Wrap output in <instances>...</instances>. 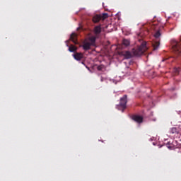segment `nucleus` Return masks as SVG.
<instances>
[{
  "label": "nucleus",
  "mask_w": 181,
  "mask_h": 181,
  "mask_svg": "<svg viewBox=\"0 0 181 181\" xmlns=\"http://www.w3.org/2000/svg\"><path fill=\"white\" fill-rule=\"evenodd\" d=\"M147 49L148 47L146 46V42H142L140 46L132 49V53L129 51H126L122 52V54L126 59H132L134 56H142Z\"/></svg>",
  "instance_id": "f257e3e1"
},
{
  "label": "nucleus",
  "mask_w": 181,
  "mask_h": 181,
  "mask_svg": "<svg viewBox=\"0 0 181 181\" xmlns=\"http://www.w3.org/2000/svg\"><path fill=\"white\" fill-rule=\"evenodd\" d=\"M161 36L162 33L160 32V30H158L154 33V39L156 41L152 44L153 50H158V49H159V46L160 45V42L159 41L160 40Z\"/></svg>",
  "instance_id": "f03ea898"
},
{
  "label": "nucleus",
  "mask_w": 181,
  "mask_h": 181,
  "mask_svg": "<svg viewBox=\"0 0 181 181\" xmlns=\"http://www.w3.org/2000/svg\"><path fill=\"white\" fill-rule=\"evenodd\" d=\"M173 49L175 56H181V37L180 41H175L173 45Z\"/></svg>",
  "instance_id": "7ed1b4c3"
},
{
  "label": "nucleus",
  "mask_w": 181,
  "mask_h": 181,
  "mask_svg": "<svg viewBox=\"0 0 181 181\" xmlns=\"http://www.w3.org/2000/svg\"><path fill=\"white\" fill-rule=\"evenodd\" d=\"M127 95H124L122 98H120V103L117 105V110H122L124 112V110L127 108V103H128Z\"/></svg>",
  "instance_id": "20e7f679"
},
{
  "label": "nucleus",
  "mask_w": 181,
  "mask_h": 181,
  "mask_svg": "<svg viewBox=\"0 0 181 181\" xmlns=\"http://www.w3.org/2000/svg\"><path fill=\"white\" fill-rule=\"evenodd\" d=\"M132 119L135 121L136 122H138V124H141L144 122V117L139 115H134L132 117Z\"/></svg>",
  "instance_id": "39448f33"
},
{
  "label": "nucleus",
  "mask_w": 181,
  "mask_h": 181,
  "mask_svg": "<svg viewBox=\"0 0 181 181\" xmlns=\"http://www.w3.org/2000/svg\"><path fill=\"white\" fill-rule=\"evenodd\" d=\"M91 46H93L91 44H90V42L86 41L83 42V45L82 46L83 50L87 51L90 50L91 49Z\"/></svg>",
  "instance_id": "423d86ee"
},
{
  "label": "nucleus",
  "mask_w": 181,
  "mask_h": 181,
  "mask_svg": "<svg viewBox=\"0 0 181 181\" xmlns=\"http://www.w3.org/2000/svg\"><path fill=\"white\" fill-rule=\"evenodd\" d=\"M73 56L74 59H75V60H77L78 62L81 60V59L84 57V55L81 52H76Z\"/></svg>",
  "instance_id": "0eeeda50"
},
{
  "label": "nucleus",
  "mask_w": 181,
  "mask_h": 181,
  "mask_svg": "<svg viewBox=\"0 0 181 181\" xmlns=\"http://www.w3.org/2000/svg\"><path fill=\"white\" fill-rule=\"evenodd\" d=\"M101 21V14L98 15V14H96L95 16H94L93 17V22L94 23H98V22Z\"/></svg>",
  "instance_id": "6e6552de"
},
{
  "label": "nucleus",
  "mask_w": 181,
  "mask_h": 181,
  "mask_svg": "<svg viewBox=\"0 0 181 181\" xmlns=\"http://www.w3.org/2000/svg\"><path fill=\"white\" fill-rule=\"evenodd\" d=\"M77 35L76 33H72L70 36V40H71L73 42V43H74L75 45H77V43H78L77 42Z\"/></svg>",
  "instance_id": "1a4fd4ad"
},
{
  "label": "nucleus",
  "mask_w": 181,
  "mask_h": 181,
  "mask_svg": "<svg viewBox=\"0 0 181 181\" xmlns=\"http://www.w3.org/2000/svg\"><path fill=\"white\" fill-rule=\"evenodd\" d=\"M96 37L94 36L92 37H89L88 38L86 39V40H89V43L92 45L94 46V45H95V40H96Z\"/></svg>",
  "instance_id": "9d476101"
},
{
  "label": "nucleus",
  "mask_w": 181,
  "mask_h": 181,
  "mask_svg": "<svg viewBox=\"0 0 181 181\" xmlns=\"http://www.w3.org/2000/svg\"><path fill=\"white\" fill-rule=\"evenodd\" d=\"M94 33L95 35H100L101 33V26L97 25L94 28Z\"/></svg>",
  "instance_id": "9b49d317"
},
{
  "label": "nucleus",
  "mask_w": 181,
  "mask_h": 181,
  "mask_svg": "<svg viewBox=\"0 0 181 181\" xmlns=\"http://www.w3.org/2000/svg\"><path fill=\"white\" fill-rule=\"evenodd\" d=\"M69 51L71 52H77V47L74 46V45H71L69 47Z\"/></svg>",
  "instance_id": "f8f14e48"
},
{
  "label": "nucleus",
  "mask_w": 181,
  "mask_h": 181,
  "mask_svg": "<svg viewBox=\"0 0 181 181\" xmlns=\"http://www.w3.org/2000/svg\"><path fill=\"white\" fill-rule=\"evenodd\" d=\"M122 45L127 47L131 45V42L129 40L124 39L122 41Z\"/></svg>",
  "instance_id": "ddd939ff"
},
{
  "label": "nucleus",
  "mask_w": 181,
  "mask_h": 181,
  "mask_svg": "<svg viewBox=\"0 0 181 181\" xmlns=\"http://www.w3.org/2000/svg\"><path fill=\"white\" fill-rule=\"evenodd\" d=\"M107 18H108V13H105L100 15V21H104L105 19H107Z\"/></svg>",
  "instance_id": "4468645a"
},
{
  "label": "nucleus",
  "mask_w": 181,
  "mask_h": 181,
  "mask_svg": "<svg viewBox=\"0 0 181 181\" xmlns=\"http://www.w3.org/2000/svg\"><path fill=\"white\" fill-rule=\"evenodd\" d=\"M180 70H181L180 67H177V68H174L173 71L175 75H177L179 74V73H180Z\"/></svg>",
  "instance_id": "2eb2a0df"
},
{
  "label": "nucleus",
  "mask_w": 181,
  "mask_h": 181,
  "mask_svg": "<svg viewBox=\"0 0 181 181\" xmlns=\"http://www.w3.org/2000/svg\"><path fill=\"white\" fill-rule=\"evenodd\" d=\"M173 57H166L164 59H163V62H166V60H169L168 63H170L172 62H173V60H172Z\"/></svg>",
  "instance_id": "dca6fc26"
},
{
  "label": "nucleus",
  "mask_w": 181,
  "mask_h": 181,
  "mask_svg": "<svg viewBox=\"0 0 181 181\" xmlns=\"http://www.w3.org/2000/svg\"><path fill=\"white\" fill-rule=\"evenodd\" d=\"M103 69H105L104 65H99V66H98V70L99 71H101Z\"/></svg>",
  "instance_id": "f3484780"
},
{
  "label": "nucleus",
  "mask_w": 181,
  "mask_h": 181,
  "mask_svg": "<svg viewBox=\"0 0 181 181\" xmlns=\"http://www.w3.org/2000/svg\"><path fill=\"white\" fill-rule=\"evenodd\" d=\"M100 81H104V78L101 77Z\"/></svg>",
  "instance_id": "a211bd4d"
}]
</instances>
